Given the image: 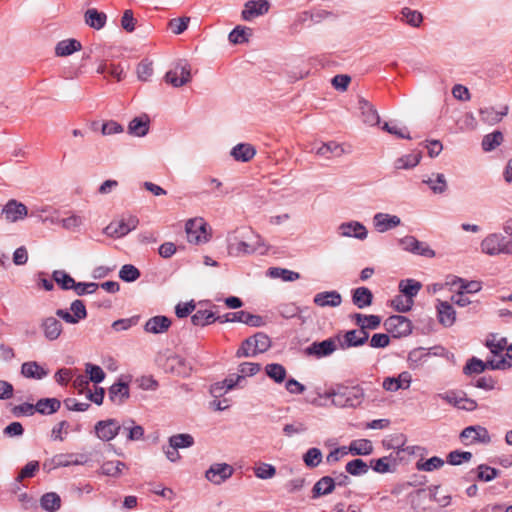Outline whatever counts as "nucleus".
I'll use <instances>...</instances> for the list:
<instances>
[{"label":"nucleus","mask_w":512,"mask_h":512,"mask_svg":"<svg viewBox=\"0 0 512 512\" xmlns=\"http://www.w3.org/2000/svg\"><path fill=\"white\" fill-rule=\"evenodd\" d=\"M486 368H489L488 361L483 362L482 360L472 357L464 366L463 373L465 375H471V374H480L482 373Z\"/></svg>","instance_id":"46"},{"label":"nucleus","mask_w":512,"mask_h":512,"mask_svg":"<svg viewBox=\"0 0 512 512\" xmlns=\"http://www.w3.org/2000/svg\"><path fill=\"white\" fill-rule=\"evenodd\" d=\"M437 312L439 322L442 325L450 327L454 324L456 319V312L450 303L446 301H439L437 305Z\"/></svg>","instance_id":"26"},{"label":"nucleus","mask_w":512,"mask_h":512,"mask_svg":"<svg viewBox=\"0 0 512 512\" xmlns=\"http://www.w3.org/2000/svg\"><path fill=\"white\" fill-rule=\"evenodd\" d=\"M444 465V460L440 457L433 456L426 461L419 460L416 463V469L419 471L430 472L439 469Z\"/></svg>","instance_id":"50"},{"label":"nucleus","mask_w":512,"mask_h":512,"mask_svg":"<svg viewBox=\"0 0 512 512\" xmlns=\"http://www.w3.org/2000/svg\"><path fill=\"white\" fill-rule=\"evenodd\" d=\"M352 452V443H350L348 446H342L339 448L334 449L331 451L327 457L326 461L329 464H334L338 461H340L344 456L348 455Z\"/></svg>","instance_id":"59"},{"label":"nucleus","mask_w":512,"mask_h":512,"mask_svg":"<svg viewBox=\"0 0 512 512\" xmlns=\"http://www.w3.org/2000/svg\"><path fill=\"white\" fill-rule=\"evenodd\" d=\"M39 470V462L38 461H30L28 462L19 472L16 477L17 482H22L26 478H31L35 475V473Z\"/></svg>","instance_id":"62"},{"label":"nucleus","mask_w":512,"mask_h":512,"mask_svg":"<svg viewBox=\"0 0 512 512\" xmlns=\"http://www.w3.org/2000/svg\"><path fill=\"white\" fill-rule=\"evenodd\" d=\"M191 321L196 326H206L218 320L212 311L198 310L192 315Z\"/></svg>","instance_id":"44"},{"label":"nucleus","mask_w":512,"mask_h":512,"mask_svg":"<svg viewBox=\"0 0 512 512\" xmlns=\"http://www.w3.org/2000/svg\"><path fill=\"white\" fill-rule=\"evenodd\" d=\"M384 327L394 338L407 336L411 333V321L401 315H392L384 321Z\"/></svg>","instance_id":"7"},{"label":"nucleus","mask_w":512,"mask_h":512,"mask_svg":"<svg viewBox=\"0 0 512 512\" xmlns=\"http://www.w3.org/2000/svg\"><path fill=\"white\" fill-rule=\"evenodd\" d=\"M120 434L125 435L129 441H137L142 439L144 429L142 426L136 425L134 420L126 419L120 423Z\"/></svg>","instance_id":"24"},{"label":"nucleus","mask_w":512,"mask_h":512,"mask_svg":"<svg viewBox=\"0 0 512 512\" xmlns=\"http://www.w3.org/2000/svg\"><path fill=\"white\" fill-rule=\"evenodd\" d=\"M336 486L335 480L329 476H324L318 480L312 489V498H318L331 493Z\"/></svg>","instance_id":"30"},{"label":"nucleus","mask_w":512,"mask_h":512,"mask_svg":"<svg viewBox=\"0 0 512 512\" xmlns=\"http://www.w3.org/2000/svg\"><path fill=\"white\" fill-rule=\"evenodd\" d=\"M352 391L350 387L338 384L331 393L332 403L338 407L350 406Z\"/></svg>","instance_id":"25"},{"label":"nucleus","mask_w":512,"mask_h":512,"mask_svg":"<svg viewBox=\"0 0 512 512\" xmlns=\"http://www.w3.org/2000/svg\"><path fill=\"white\" fill-rule=\"evenodd\" d=\"M95 433L102 441H110L120 434V423L116 419L98 421L95 425Z\"/></svg>","instance_id":"10"},{"label":"nucleus","mask_w":512,"mask_h":512,"mask_svg":"<svg viewBox=\"0 0 512 512\" xmlns=\"http://www.w3.org/2000/svg\"><path fill=\"white\" fill-rule=\"evenodd\" d=\"M28 210L27 207L16 200H10L2 209V214H4L6 220L10 222H16L20 219H23L27 216Z\"/></svg>","instance_id":"18"},{"label":"nucleus","mask_w":512,"mask_h":512,"mask_svg":"<svg viewBox=\"0 0 512 512\" xmlns=\"http://www.w3.org/2000/svg\"><path fill=\"white\" fill-rule=\"evenodd\" d=\"M401 15L403 19H405L406 23L413 27L420 26L423 21V16L420 12L411 10L407 7L402 9Z\"/></svg>","instance_id":"55"},{"label":"nucleus","mask_w":512,"mask_h":512,"mask_svg":"<svg viewBox=\"0 0 512 512\" xmlns=\"http://www.w3.org/2000/svg\"><path fill=\"white\" fill-rule=\"evenodd\" d=\"M40 328L44 337L49 341L57 340L63 331L62 323L52 316L43 318L40 323Z\"/></svg>","instance_id":"16"},{"label":"nucleus","mask_w":512,"mask_h":512,"mask_svg":"<svg viewBox=\"0 0 512 512\" xmlns=\"http://www.w3.org/2000/svg\"><path fill=\"white\" fill-rule=\"evenodd\" d=\"M41 507L49 512H55L60 509L61 499L58 494L49 492L44 494L40 500Z\"/></svg>","instance_id":"41"},{"label":"nucleus","mask_w":512,"mask_h":512,"mask_svg":"<svg viewBox=\"0 0 512 512\" xmlns=\"http://www.w3.org/2000/svg\"><path fill=\"white\" fill-rule=\"evenodd\" d=\"M373 294L366 287L354 289V305L360 309L366 308L372 304Z\"/></svg>","instance_id":"37"},{"label":"nucleus","mask_w":512,"mask_h":512,"mask_svg":"<svg viewBox=\"0 0 512 512\" xmlns=\"http://www.w3.org/2000/svg\"><path fill=\"white\" fill-rule=\"evenodd\" d=\"M500 470L481 464L477 467V479L484 482H489L498 477Z\"/></svg>","instance_id":"52"},{"label":"nucleus","mask_w":512,"mask_h":512,"mask_svg":"<svg viewBox=\"0 0 512 512\" xmlns=\"http://www.w3.org/2000/svg\"><path fill=\"white\" fill-rule=\"evenodd\" d=\"M390 461H391V457H386V456L376 459V460L372 459L370 461V466L377 473L383 474V473L393 472L396 464L394 463L393 468H392Z\"/></svg>","instance_id":"49"},{"label":"nucleus","mask_w":512,"mask_h":512,"mask_svg":"<svg viewBox=\"0 0 512 512\" xmlns=\"http://www.w3.org/2000/svg\"><path fill=\"white\" fill-rule=\"evenodd\" d=\"M452 285L459 284L461 291L465 293H476L481 289V283L478 281H466L462 278L455 277L451 282Z\"/></svg>","instance_id":"58"},{"label":"nucleus","mask_w":512,"mask_h":512,"mask_svg":"<svg viewBox=\"0 0 512 512\" xmlns=\"http://www.w3.org/2000/svg\"><path fill=\"white\" fill-rule=\"evenodd\" d=\"M421 288L422 284L413 279L402 280L399 284L400 291L406 296L407 299L411 300L418 294Z\"/></svg>","instance_id":"43"},{"label":"nucleus","mask_w":512,"mask_h":512,"mask_svg":"<svg viewBox=\"0 0 512 512\" xmlns=\"http://www.w3.org/2000/svg\"><path fill=\"white\" fill-rule=\"evenodd\" d=\"M437 397L459 409L461 397H463V391L450 390L437 394Z\"/></svg>","instance_id":"56"},{"label":"nucleus","mask_w":512,"mask_h":512,"mask_svg":"<svg viewBox=\"0 0 512 512\" xmlns=\"http://www.w3.org/2000/svg\"><path fill=\"white\" fill-rule=\"evenodd\" d=\"M509 106L502 105L499 110H495L492 106L482 107L479 109L480 120L487 125L493 126L502 121L508 115Z\"/></svg>","instance_id":"13"},{"label":"nucleus","mask_w":512,"mask_h":512,"mask_svg":"<svg viewBox=\"0 0 512 512\" xmlns=\"http://www.w3.org/2000/svg\"><path fill=\"white\" fill-rule=\"evenodd\" d=\"M354 321L362 329L375 330L381 324V317L378 315H364L354 313Z\"/></svg>","instance_id":"31"},{"label":"nucleus","mask_w":512,"mask_h":512,"mask_svg":"<svg viewBox=\"0 0 512 512\" xmlns=\"http://www.w3.org/2000/svg\"><path fill=\"white\" fill-rule=\"evenodd\" d=\"M411 384V375L409 372H402L398 377H387L382 386L385 390L395 392L399 389H408Z\"/></svg>","instance_id":"19"},{"label":"nucleus","mask_w":512,"mask_h":512,"mask_svg":"<svg viewBox=\"0 0 512 512\" xmlns=\"http://www.w3.org/2000/svg\"><path fill=\"white\" fill-rule=\"evenodd\" d=\"M270 4L267 0H250L245 3L241 13L245 21H250L268 12Z\"/></svg>","instance_id":"15"},{"label":"nucleus","mask_w":512,"mask_h":512,"mask_svg":"<svg viewBox=\"0 0 512 512\" xmlns=\"http://www.w3.org/2000/svg\"><path fill=\"white\" fill-rule=\"evenodd\" d=\"M400 224V218L398 216H391L385 213H377L374 216V225L379 232H385Z\"/></svg>","instance_id":"27"},{"label":"nucleus","mask_w":512,"mask_h":512,"mask_svg":"<svg viewBox=\"0 0 512 512\" xmlns=\"http://www.w3.org/2000/svg\"><path fill=\"white\" fill-rule=\"evenodd\" d=\"M261 370V365L259 363L252 362H243L238 365L237 373L239 376H243L244 382L246 383V378L256 375Z\"/></svg>","instance_id":"53"},{"label":"nucleus","mask_w":512,"mask_h":512,"mask_svg":"<svg viewBox=\"0 0 512 512\" xmlns=\"http://www.w3.org/2000/svg\"><path fill=\"white\" fill-rule=\"evenodd\" d=\"M127 466L124 462L119 460L116 461H106L101 466V473L110 476V477H119L124 469Z\"/></svg>","instance_id":"40"},{"label":"nucleus","mask_w":512,"mask_h":512,"mask_svg":"<svg viewBox=\"0 0 512 512\" xmlns=\"http://www.w3.org/2000/svg\"><path fill=\"white\" fill-rule=\"evenodd\" d=\"M189 22V17L174 18L169 21L168 27L174 34L179 35L187 29Z\"/></svg>","instance_id":"63"},{"label":"nucleus","mask_w":512,"mask_h":512,"mask_svg":"<svg viewBox=\"0 0 512 512\" xmlns=\"http://www.w3.org/2000/svg\"><path fill=\"white\" fill-rule=\"evenodd\" d=\"M265 373L276 383H282L285 380L287 374L285 367L278 363L267 364L265 366Z\"/></svg>","instance_id":"42"},{"label":"nucleus","mask_w":512,"mask_h":512,"mask_svg":"<svg viewBox=\"0 0 512 512\" xmlns=\"http://www.w3.org/2000/svg\"><path fill=\"white\" fill-rule=\"evenodd\" d=\"M52 278L63 290H70L75 284V280L64 270H55Z\"/></svg>","instance_id":"47"},{"label":"nucleus","mask_w":512,"mask_h":512,"mask_svg":"<svg viewBox=\"0 0 512 512\" xmlns=\"http://www.w3.org/2000/svg\"><path fill=\"white\" fill-rule=\"evenodd\" d=\"M171 323V320L166 316H154L146 321L144 331L151 334H162L168 331Z\"/></svg>","instance_id":"20"},{"label":"nucleus","mask_w":512,"mask_h":512,"mask_svg":"<svg viewBox=\"0 0 512 512\" xmlns=\"http://www.w3.org/2000/svg\"><path fill=\"white\" fill-rule=\"evenodd\" d=\"M81 43L76 39H66L57 43L55 53L57 56L64 57L81 50Z\"/></svg>","instance_id":"33"},{"label":"nucleus","mask_w":512,"mask_h":512,"mask_svg":"<svg viewBox=\"0 0 512 512\" xmlns=\"http://www.w3.org/2000/svg\"><path fill=\"white\" fill-rule=\"evenodd\" d=\"M460 438L462 441L471 439V443L489 444L491 442L488 430L480 425L464 428L460 433Z\"/></svg>","instance_id":"14"},{"label":"nucleus","mask_w":512,"mask_h":512,"mask_svg":"<svg viewBox=\"0 0 512 512\" xmlns=\"http://www.w3.org/2000/svg\"><path fill=\"white\" fill-rule=\"evenodd\" d=\"M85 24L95 30L104 28L107 22V15L96 8H89L84 13Z\"/></svg>","instance_id":"22"},{"label":"nucleus","mask_w":512,"mask_h":512,"mask_svg":"<svg viewBox=\"0 0 512 512\" xmlns=\"http://www.w3.org/2000/svg\"><path fill=\"white\" fill-rule=\"evenodd\" d=\"M140 277V271L132 264H125L119 271V278L125 282H134Z\"/></svg>","instance_id":"54"},{"label":"nucleus","mask_w":512,"mask_h":512,"mask_svg":"<svg viewBox=\"0 0 512 512\" xmlns=\"http://www.w3.org/2000/svg\"><path fill=\"white\" fill-rule=\"evenodd\" d=\"M314 303L320 307H336L341 304V296L336 291H326L315 295Z\"/></svg>","instance_id":"29"},{"label":"nucleus","mask_w":512,"mask_h":512,"mask_svg":"<svg viewBox=\"0 0 512 512\" xmlns=\"http://www.w3.org/2000/svg\"><path fill=\"white\" fill-rule=\"evenodd\" d=\"M504 140L503 133L499 130H496L492 133L486 134L482 139V149L485 152H491L496 149L498 146L502 144Z\"/></svg>","instance_id":"35"},{"label":"nucleus","mask_w":512,"mask_h":512,"mask_svg":"<svg viewBox=\"0 0 512 512\" xmlns=\"http://www.w3.org/2000/svg\"><path fill=\"white\" fill-rule=\"evenodd\" d=\"M149 119L147 116L136 117L128 125V133L137 137H143L148 133Z\"/></svg>","instance_id":"32"},{"label":"nucleus","mask_w":512,"mask_h":512,"mask_svg":"<svg viewBox=\"0 0 512 512\" xmlns=\"http://www.w3.org/2000/svg\"><path fill=\"white\" fill-rule=\"evenodd\" d=\"M472 453L468 451H451L447 456V462L451 465H460L463 461H470Z\"/></svg>","instance_id":"61"},{"label":"nucleus","mask_w":512,"mask_h":512,"mask_svg":"<svg viewBox=\"0 0 512 512\" xmlns=\"http://www.w3.org/2000/svg\"><path fill=\"white\" fill-rule=\"evenodd\" d=\"M233 474L232 466L226 463H216L210 466L206 471V478L213 484L220 485Z\"/></svg>","instance_id":"12"},{"label":"nucleus","mask_w":512,"mask_h":512,"mask_svg":"<svg viewBox=\"0 0 512 512\" xmlns=\"http://www.w3.org/2000/svg\"><path fill=\"white\" fill-rule=\"evenodd\" d=\"M164 79L175 88L182 87L191 81V67L186 61H179L165 74Z\"/></svg>","instance_id":"5"},{"label":"nucleus","mask_w":512,"mask_h":512,"mask_svg":"<svg viewBox=\"0 0 512 512\" xmlns=\"http://www.w3.org/2000/svg\"><path fill=\"white\" fill-rule=\"evenodd\" d=\"M256 151L250 144H237L231 151V155L237 161L247 162L251 160Z\"/></svg>","instance_id":"36"},{"label":"nucleus","mask_w":512,"mask_h":512,"mask_svg":"<svg viewBox=\"0 0 512 512\" xmlns=\"http://www.w3.org/2000/svg\"><path fill=\"white\" fill-rule=\"evenodd\" d=\"M347 349L352 347V331H347L343 336L329 338L321 342H314L305 349L306 354L325 357L333 353L337 348Z\"/></svg>","instance_id":"3"},{"label":"nucleus","mask_w":512,"mask_h":512,"mask_svg":"<svg viewBox=\"0 0 512 512\" xmlns=\"http://www.w3.org/2000/svg\"><path fill=\"white\" fill-rule=\"evenodd\" d=\"M245 385L243 376H239L238 373H231L223 381L212 385L211 392L215 397H218L234 388H243Z\"/></svg>","instance_id":"9"},{"label":"nucleus","mask_w":512,"mask_h":512,"mask_svg":"<svg viewBox=\"0 0 512 512\" xmlns=\"http://www.w3.org/2000/svg\"><path fill=\"white\" fill-rule=\"evenodd\" d=\"M354 118L356 119V127L360 131H365L380 124V115L376 107L360 93L356 95Z\"/></svg>","instance_id":"1"},{"label":"nucleus","mask_w":512,"mask_h":512,"mask_svg":"<svg viewBox=\"0 0 512 512\" xmlns=\"http://www.w3.org/2000/svg\"><path fill=\"white\" fill-rule=\"evenodd\" d=\"M489 368L493 370H505L512 367V353L508 352L499 360H488Z\"/></svg>","instance_id":"60"},{"label":"nucleus","mask_w":512,"mask_h":512,"mask_svg":"<svg viewBox=\"0 0 512 512\" xmlns=\"http://www.w3.org/2000/svg\"><path fill=\"white\" fill-rule=\"evenodd\" d=\"M137 20L134 18L133 11L127 9L121 17V27L128 33H132L136 28Z\"/></svg>","instance_id":"64"},{"label":"nucleus","mask_w":512,"mask_h":512,"mask_svg":"<svg viewBox=\"0 0 512 512\" xmlns=\"http://www.w3.org/2000/svg\"><path fill=\"white\" fill-rule=\"evenodd\" d=\"M309 152L315 153L320 157L331 159L333 157H340L344 153V149L341 145L334 141L327 143L315 144Z\"/></svg>","instance_id":"17"},{"label":"nucleus","mask_w":512,"mask_h":512,"mask_svg":"<svg viewBox=\"0 0 512 512\" xmlns=\"http://www.w3.org/2000/svg\"><path fill=\"white\" fill-rule=\"evenodd\" d=\"M227 243L229 255L236 257L256 252L260 254H265L267 252V246L258 234L253 235L252 239L249 241H243L236 236V233H233L227 237Z\"/></svg>","instance_id":"2"},{"label":"nucleus","mask_w":512,"mask_h":512,"mask_svg":"<svg viewBox=\"0 0 512 512\" xmlns=\"http://www.w3.org/2000/svg\"><path fill=\"white\" fill-rule=\"evenodd\" d=\"M109 399L116 405H122L130 396L129 385L126 382L114 383L108 391Z\"/></svg>","instance_id":"21"},{"label":"nucleus","mask_w":512,"mask_h":512,"mask_svg":"<svg viewBox=\"0 0 512 512\" xmlns=\"http://www.w3.org/2000/svg\"><path fill=\"white\" fill-rule=\"evenodd\" d=\"M421 158H422L421 152L407 154V155H404V156L398 158L394 162V167L396 169H411L419 164Z\"/></svg>","instance_id":"38"},{"label":"nucleus","mask_w":512,"mask_h":512,"mask_svg":"<svg viewBox=\"0 0 512 512\" xmlns=\"http://www.w3.org/2000/svg\"><path fill=\"white\" fill-rule=\"evenodd\" d=\"M21 373L26 378L43 379L48 372L40 366L36 361L25 362L21 366Z\"/></svg>","instance_id":"28"},{"label":"nucleus","mask_w":512,"mask_h":512,"mask_svg":"<svg viewBox=\"0 0 512 512\" xmlns=\"http://www.w3.org/2000/svg\"><path fill=\"white\" fill-rule=\"evenodd\" d=\"M238 319H240V323H244L251 327H262L265 325V321L262 316L251 314L247 311H243V314H240Z\"/></svg>","instance_id":"57"},{"label":"nucleus","mask_w":512,"mask_h":512,"mask_svg":"<svg viewBox=\"0 0 512 512\" xmlns=\"http://www.w3.org/2000/svg\"><path fill=\"white\" fill-rule=\"evenodd\" d=\"M422 183L426 184L434 194H443L448 189L446 177L442 173H432L423 178Z\"/></svg>","instance_id":"23"},{"label":"nucleus","mask_w":512,"mask_h":512,"mask_svg":"<svg viewBox=\"0 0 512 512\" xmlns=\"http://www.w3.org/2000/svg\"><path fill=\"white\" fill-rule=\"evenodd\" d=\"M506 237L499 233H492L486 236L481 242V250L483 253L496 256L502 254L505 246Z\"/></svg>","instance_id":"11"},{"label":"nucleus","mask_w":512,"mask_h":512,"mask_svg":"<svg viewBox=\"0 0 512 512\" xmlns=\"http://www.w3.org/2000/svg\"><path fill=\"white\" fill-rule=\"evenodd\" d=\"M267 274L271 278H280L285 282H293L300 278V274L298 272H294L280 267L269 268Z\"/></svg>","instance_id":"39"},{"label":"nucleus","mask_w":512,"mask_h":512,"mask_svg":"<svg viewBox=\"0 0 512 512\" xmlns=\"http://www.w3.org/2000/svg\"><path fill=\"white\" fill-rule=\"evenodd\" d=\"M270 346V338L266 334L258 332L242 342L236 352V357H254L260 353L266 352Z\"/></svg>","instance_id":"4"},{"label":"nucleus","mask_w":512,"mask_h":512,"mask_svg":"<svg viewBox=\"0 0 512 512\" xmlns=\"http://www.w3.org/2000/svg\"><path fill=\"white\" fill-rule=\"evenodd\" d=\"M322 457L323 456L321 450L313 447L308 449L307 452L303 455V461L307 467L315 468L321 463Z\"/></svg>","instance_id":"51"},{"label":"nucleus","mask_w":512,"mask_h":512,"mask_svg":"<svg viewBox=\"0 0 512 512\" xmlns=\"http://www.w3.org/2000/svg\"><path fill=\"white\" fill-rule=\"evenodd\" d=\"M187 239L190 243L201 244L208 241L207 224L203 218H194L187 221L185 226Z\"/></svg>","instance_id":"6"},{"label":"nucleus","mask_w":512,"mask_h":512,"mask_svg":"<svg viewBox=\"0 0 512 512\" xmlns=\"http://www.w3.org/2000/svg\"><path fill=\"white\" fill-rule=\"evenodd\" d=\"M139 220L136 216L130 215L126 219H121L117 222L110 223L104 232L114 238H120L127 235L130 231L136 229Z\"/></svg>","instance_id":"8"},{"label":"nucleus","mask_w":512,"mask_h":512,"mask_svg":"<svg viewBox=\"0 0 512 512\" xmlns=\"http://www.w3.org/2000/svg\"><path fill=\"white\" fill-rule=\"evenodd\" d=\"M85 373L87 374L89 381L95 384L101 383L106 376L105 372L100 366L92 363L85 364Z\"/></svg>","instance_id":"48"},{"label":"nucleus","mask_w":512,"mask_h":512,"mask_svg":"<svg viewBox=\"0 0 512 512\" xmlns=\"http://www.w3.org/2000/svg\"><path fill=\"white\" fill-rule=\"evenodd\" d=\"M61 403L56 398H43L35 404L36 412L44 415H50L59 410Z\"/></svg>","instance_id":"34"},{"label":"nucleus","mask_w":512,"mask_h":512,"mask_svg":"<svg viewBox=\"0 0 512 512\" xmlns=\"http://www.w3.org/2000/svg\"><path fill=\"white\" fill-rule=\"evenodd\" d=\"M170 448H188L194 444V438L190 434H176L169 438Z\"/></svg>","instance_id":"45"}]
</instances>
